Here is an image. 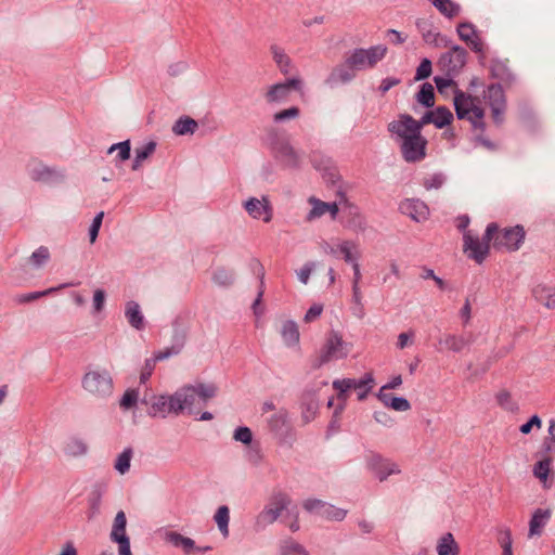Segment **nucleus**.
Returning <instances> with one entry per match:
<instances>
[{
  "instance_id": "f257e3e1",
  "label": "nucleus",
  "mask_w": 555,
  "mask_h": 555,
  "mask_svg": "<svg viewBox=\"0 0 555 555\" xmlns=\"http://www.w3.org/2000/svg\"><path fill=\"white\" fill-rule=\"evenodd\" d=\"M270 149L274 159L284 168L298 169L304 160V153L296 149L286 135L270 132Z\"/></svg>"
},
{
  "instance_id": "f03ea898",
  "label": "nucleus",
  "mask_w": 555,
  "mask_h": 555,
  "mask_svg": "<svg viewBox=\"0 0 555 555\" xmlns=\"http://www.w3.org/2000/svg\"><path fill=\"white\" fill-rule=\"evenodd\" d=\"M82 389L96 399L108 398L114 390V382L111 373L105 369H89L81 379Z\"/></svg>"
},
{
  "instance_id": "7ed1b4c3",
  "label": "nucleus",
  "mask_w": 555,
  "mask_h": 555,
  "mask_svg": "<svg viewBox=\"0 0 555 555\" xmlns=\"http://www.w3.org/2000/svg\"><path fill=\"white\" fill-rule=\"evenodd\" d=\"M26 176L30 181L48 186H55L66 179L65 170L44 164L38 158H30L25 165Z\"/></svg>"
},
{
  "instance_id": "20e7f679",
  "label": "nucleus",
  "mask_w": 555,
  "mask_h": 555,
  "mask_svg": "<svg viewBox=\"0 0 555 555\" xmlns=\"http://www.w3.org/2000/svg\"><path fill=\"white\" fill-rule=\"evenodd\" d=\"M351 350V344L344 340L341 334L332 331L327 334L326 339L318 356L312 361V367L319 369L323 364L346 358Z\"/></svg>"
},
{
  "instance_id": "39448f33",
  "label": "nucleus",
  "mask_w": 555,
  "mask_h": 555,
  "mask_svg": "<svg viewBox=\"0 0 555 555\" xmlns=\"http://www.w3.org/2000/svg\"><path fill=\"white\" fill-rule=\"evenodd\" d=\"M498 231V224L492 222L487 225L486 233L480 241L477 236L472 235L470 231L464 232L463 250L467 258L473 259L477 263H482L490 250V242L493 234Z\"/></svg>"
},
{
  "instance_id": "423d86ee",
  "label": "nucleus",
  "mask_w": 555,
  "mask_h": 555,
  "mask_svg": "<svg viewBox=\"0 0 555 555\" xmlns=\"http://www.w3.org/2000/svg\"><path fill=\"white\" fill-rule=\"evenodd\" d=\"M386 53L387 48L383 44H377L369 49H354L347 56V64L356 68V70L373 68L386 56Z\"/></svg>"
},
{
  "instance_id": "0eeeda50",
  "label": "nucleus",
  "mask_w": 555,
  "mask_h": 555,
  "mask_svg": "<svg viewBox=\"0 0 555 555\" xmlns=\"http://www.w3.org/2000/svg\"><path fill=\"white\" fill-rule=\"evenodd\" d=\"M454 98H453V106L455 108L456 115L460 119L467 118L474 128L482 129L483 124V108L474 104L472 99L463 100V93H457L453 89Z\"/></svg>"
},
{
  "instance_id": "6e6552de",
  "label": "nucleus",
  "mask_w": 555,
  "mask_h": 555,
  "mask_svg": "<svg viewBox=\"0 0 555 555\" xmlns=\"http://www.w3.org/2000/svg\"><path fill=\"white\" fill-rule=\"evenodd\" d=\"M291 504L289 498L284 493H278L273 495L270 502L258 514L256 518V525L258 528H264L268 525L273 524L283 511L288 508Z\"/></svg>"
},
{
  "instance_id": "1a4fd4ad",
  "label": "nucleus",
  "mask_w": 555,
  "mask_h": 555,
  "mask_svg": "<svg viewBox=\"0 0 555 555\" xmlns=\"http://www.w3.org/2000/svg\"><path fill=\"white\" fill-rule=\"evenodd\" d=\"M525 240V230L521 225L504 228L501 232L499 230L493 234V246L496 249H506L515 251L520 248Z\"/></svg>"
},
{
  "instance_id": "9d476101",
  "label": "nucleus",
  "mask_w": 555,
  "mask_h": 555,
  "mask_svg": "<svg viewBox=\"0 0 555 555\" xmlns=\"http://www.w3.org/2000/svg\"><path fill=\"white\" fill-rule=\"evenodd\" d=\"M485 99L491 109L493 122L496 126H501L504 122V115L506 111V98L501 85H490L485 92Z\"/></svg>"
},
{
  "instance_id": "9b49d317",
  "label": "nucleus",
  "mask_w": 555,
  "mask_h": 555,
  "mask_svg": "<svg viewBox=\"0 0 555 555\" xmlns=\"http://www.w3.org/2000/svg\"><path fill=\"white\" fill-rule=\"evenodd\" d=\"M374 385L372 373H366L360 380L352 378L336 379L333 382V388L338 392V399H346L348 391L354 388H365L359 391V400H363Z\"/></svg>"
},
{
  "instance_id": "f8f14e48",
  "label": "nucleus",
  "mask_w": 555,
  "mask_h": 555,
  "mask_svg": "<svg viewBox=\"0 0 555 555\" xmlns=\"http://www.w3.org/2000/svg\"><path fill=\"white\" fill-rule=\"evenodd\" d=\"M423 124L415 120L410 115H401L398 120H393L388 125V130L400 139V142L408 140L414 135L421 134Z\"/></svg>"
},
{
  "instance_id": "ddd939ff",
  "label": "nucleus",
  "mask_w": 555,
  "mask_h": 555,
  "mask_svg": "<svg viewBox=\"0 0 555 555\" xmlns=\"http://www.w3.org/2000/svg\"><path fill=\"white\" fill-rule=\"evenodd\" d=\"M199 402L195 386H184L173 393V403L178 414L184 410H188L189 413L196 412Z\"/></svg>"
},
{
  "instance_id": "4468645a",
  "label": "nucleus",
  "mask_w": 555,
  "mask_h": 555,
  "mask_svg": "<svg viewBox=\"0 0 555 555\" xmlns=\"http://www.w3.org/2000/svg\"><path fill=\"white\" fill-rule=\"evenodd\" d=\"M302 81L299 78H291L285 82L273 85L266 93L268 103H281L288 99L292 91H299Z\"/></svg>"
},
{
  "instance_id": "2eb2a0df",
  "label": "nucleus",
  "mask_w": 555,
  "mask_h": 555,
  "mask_svg": "<svg viewBox=\"0 0 555 555\" xmlns=\"http://www.w3.org/2000/svg\"><path fill=\"white\" fill-rule=\"evenodd\" d=\"M401 153L409 163L420 162L425 157L426 140L421 135H414L400 142Z\"/></svg>"
},
{
  "instance_id": "dca6fc26",
  "label": "nucleus",
  "mask_w": 555,
  "mask_h": 555,
  "mask_svg": "<svg viewBox=\"0 0 555 555\" xmlns=\"http://www.w3.org/2000/svg\"><path fill=\"white\" fill-rule=\"evenodd\" d=\"M164 540L166 543L172 545L173 547L180 548L185 555H190L195 552L204 553L210 550L209 546H196L193 539L184 537L177 531H166Z\"/></svg>"
},
{
  "instance_id": "f3484780",
  "label": "nucleus",
  "mask_w": 555,
  "mask_h": 555,
  "mask_svg": "<svg viewBox=\"0 0 555 555\" xmlns=\"http://www.w3.org/2000/svg\"><path fill=\"white\" fill-rule=\"evenodd\" d=\"M247 214L254 219H260L264 222H269L272 218V211L270 207V203L267 197H262L261 199L256 197H250L243 204Z\"/></svg>"
},
{
  "instance_id": "a211bd4d",
  "label": "nucleus",
  "mask_w": 555,
  "mask_h": 555,
  "mask_svg": "<svg viewBox=\"0 0 555 555\" xmlns=\"http://www.w3.org/2000/svg\"><path fill=\"white\" fill-rule=\"evenodd\" d=\"M308 203L311 205V209L306 217V220L309 222L321 218L325 214H330L334 219L338 212V206L336 203H325L315 197H310Z\"/></svg>"
},
{
  "instance_id": "6ab92c4d",
  "label": "nucleus",
  "mask_w": 555,
  "mask_h": 555,
  "mask_svg": "<svg viewBox=\"0 0 555 555\" xmlns=\"http://www.w3.org/2000/svg\"><path fill=\"white\" fill-rule=\"evenodd\" d=\"M399 209L417 222L426 220L428 216V207L420 199H405L401 202Z\"/></svg>"
},
{
  "instance_id": "aec40b11",
  "label": "nucleus",
  "mask_w": 555,
  "mask_h": 555,
  "mask_svg": "<svg viewBox=\"0 0 555 555\" xmlns=\"http://www.w3.org/2000/svg\"><path fill=\"white\" fill-rule=\"evenodd\" d=\"M456 33L460 39L463 40L467 44V47H469L473 51H482V43L473 24L462 23L457 25Z\"/></svg>"
},
{
  "instance_id": "412c9836",
  "label": "nucleus",
  "mask_w": 555,
  "mask_h": 555,
  "mask_svg": "<svg viewBox=\"0 0 555 555\" xmlns=\"http://www.w3.org/2000/svg\"><path fill=\"white\" fill-rule=\"evenodd\" d=\"M356 68L347 64V60L344 64L336 66L326 79V83L334 86L336 83H346L351 81L356 77Z\"/></svg>"
},
{
  "instance_id": "4be33fe9",
  "label": "nucleus",
  "mask_w": 555,
  "mask_h": 555,
  "mask_svg": "<svg viewBox=\"0 0 555 555\" xmlns=\"http://www.w3.org/2000/svg\"><path fill=\"white\" fill-rule=\"evenodd\" d=\"M451 122V113L446 106H439L435 111L427 112L422 117V124H434L437 128H443Z\"/></svg>"
},
{
  "instance_id": "5701e85b",
  "label": "nucleus",
  "mask_w": 555,
  "mask_h": 555,
  "mask_svg": "<svg viewBox=\"0 0 555 555\" xmlns=\"http://www.w3.org/2000/svg\"><path fill=\"white\" fill-rule=\"evenodd\" d=\"M173 395L171 396H157L152 399L151 413L153 415L165 416L168 413L178 414V410L175 408Z\"/></svg>"
},
{
  "instance_id": "b1692460",
  "label": "nucleus",
  "mask_w": 555,
  "mask_h": 555,
  "mask_svg": "<svg viewBox=\"0 0 555 555\" xmlns=\"http://www.w3.org/2000/svg\"><path fill=\"white\" fill-rule=\"evenodd\" d=\"M268 425L270 430L276 435H283L289 429L287 412L285 410H279L274 412L270 418H268Z\"/></svg>"
},
{
  "instance_id": "393cba45",
  "label": "nucleus",
  "mask_w": 555,
  "mask_h": 555,
  "mask_svg": "<svg viewBox=\"0 0 555 555\" xmlns=\"http://www.w3.org/2000/svg\"><path fill=\"white\" fill-rule=\"evenodd\" d=\"M532 295L537 301L548 309L555 308V287L546 285H537L532 289Z\"/></svg>"
},
{
  "instance_id": "a878e982",
  "label": "nucleus",
  "mask_w": 555,
  "mask_h": 555,
  "mask_svg": "<svg viewBox=\"0 0 555 555\" xmlns=\"http://www.w3.org/2000/svg\"><path fill=\"white\" fill-rule=\"evenodd\" d=\"M550 517L551 512L548 509L538 508L529 522V537L540 535Z\"/></svg>"
},
{
  "instance_id": "bb28decb",
  "label": "nucleus",
  "mask_w": 555,
  "mask_h": 555,
  "mask_svg": "<svg viewBox=\"0 0 555 555\" xmlns=\"http://www.w3.org/2000/svg\"><path fill=\"white\" fill-rule=\"evenodd\" d=\"M125 315L129 324L141 330L144 326V318L141 312L140 306L135 301H128L125 308Z\"/></svg>"
},
{
  "instance_id": "cd10ccee",
  "label": "nucleus",
  "mask_w": 555,
  "mask_h": 555,
  "mask_svg": "<svg viewBox=\"0 0 555 555\" xmlns=\"http://www.w3.org/2000/svg\"><path fill=\"white\" fill-rule=\"evenodd\" d=\"M378 399L386 405L395 411L404 412L408 411L411 405L410 402L404 398L395 397L393 395L386 392L384 389L379 390Z\"/></svg>"
},
{
  "instance_id": "c85d7f7f",
  "label": "nucleus",
  "mask_w": 555,
  "mask_h": 555,
  "mask_svg": "<svg viewBox=\"0 0 555 555\" xmlns=\"http://www.w3.org/2000/svg\"><path fill=\"white\" fill-rule=\"evenodd\" d=\"M337 248L339 249L338 254H341L344 260L350 264L358 262L360 258V253L358 250L357 244L353 241H341L337 243Z\"/></svg>"
},
{
  "instance_id": "c756f323",
  "label": "nucleus",
  "mask_w": 555,
  "mask_h": 555,
  "mask_svg": "<svg viewBox=\"0 0 555 555\" xmlns=\"http://www.w3.org/2000/svg\"><path fill=\"white\" fill-rule=\"evenodd\" d=\"M280 333L282 335V338L284 343L287 346H295L299 341V331L298 326L294 321H284Z\"/></svg>"
},
{
  "instance_id": "7c9ffc66",
  "label": "nucleus",
  "mask_w": 555,
  "mask_h": 555,
  "mask_svg": "<svg viewBox=\"0 0 555 555\" xmlns=\"http://www.w3.org/2000/svg\"><path fill=\"white\" fill-rule=\"evenodd\" d=\"M127 518L124 511H119L113 521L112 531L109 533L111 541L128 538L126 533Z\"/></svg>"
},
{
  "instance_id": "2f4dec72",
  "label": "nucleus",
  "mask_w": 555,
  "mask_h": 555,
  "mask_svg": "<svg viewBox=\"0 0 555 555\" xmlns=\"http://www.w3.org/2000/svg\"><path fill=\"white\" fill-rule=\"evenodd\" d=\"M50 250L46 246L37 248L27 259V266L33 269H41L50 260Z\"/></svg>"
},
{
  "instance_id": "473e14b6",
  "label": "nucleus",
  "mask_w": 555,
  "mask_h": 555,
  "mask_svg": "<svg viewBox=\"0 0 555 555\" xmlns=\"http://www.w3.org/2000/svg\"><path fill=\"white\" fill-rule=\"evenodd\" d=\"M197 121L191 117H181L172 126V131L177 135L193 134L197 129Z\"/></svg>"
},
{
  "instance_id": "72a5a7b5",
  "label": "nucleus",
  "mask_w": 555,
  "mask_h": 555,
  "mask_svg": "<svg viewBox=\"0 0 555 555\" xmlns=\"http://www.w3.org/2000/svg\"><path fill=\"white\" fill-rule=\"evenodd\" d=\"M490 72L492 77L504 82H511L514 79L507 64L500 60H493L491 62Z\"/></svg>"
},
{
  "instance_id": "f704fd0d",
  "label": "nucleus",
  "mask_w": 555,
  "mask_h": 555,
  "mask_svg": "<svg viewBox=\"0 0 555 555\" xmlns=\"http://www.w3.org/2000/svg\"><path fill=\"white\" fill-rule=\"evenodd\" d=\"M156 150V143L154 141L147 142L142 146L135 149V157L132 164V170H138L142 166V163L154 154Z\"/></svg>"
},
{
  "instance_id": "c9c22d12",
  "label": "nucleus",
  "mask_w": 555,
  "mask_h": 555,
  "mask_svg": "<svg viewBox=\"0 0 555 555\" xmlns=\"http://www.w3.org/2000/svg\"><path fill=\"white\" fill-rule=\"evenodd\" d=\"M280 555H309L306 548L293 539H284L280 542Z\"/></svg>"
},
{
  "instance_id": "e433bc0d",
  "label": "nucleus",
  "mask_w": 555,
  "mask_h": 555,
  "mask_svg": "<svg viewBox=\"0 0 555 555\" xmlns=\"http://www.w3.org/2000/svg\"><path fill=\"white\" fill-rule=\"evenodd\" d=\"M214 519L218 526V529L222 533L223 537L229 535V520H230V509L228 506L222 505L220 506L215 516Z\"/></svg>"
},
{
  "instance_id": "4c0bfd02",
  "label": "nucleus",
  "mask_w": 555,
  "mask_h": 555,
  "mask_svg": "<svg viewBox=\"0 0 555 555\" xmlns=\"http://www.w3.org/2000/svg\"><path fill=\"white\" fill-rule=\"evenodd\" d=\"M376 476L380 481L385 480L389 475L399 472L397 466L389 461H385L383 459H375L374 462Z\"/></svg>"
},
{
  "instance_id": "58836bf2",
  "label": "nucleus",
  "mask_w": 555,
  "mask_h": 555,
  "mask_svg": "<svg viewBox=\"0 0 555 555\" xmlns=\"http://www.w3.org/2000/svg\"><path fill=\"white\" fill-rule=\"evenodd\" d=\"M64 450L67 455L77 457L87 453L88 446L79 438H72L67 441Z\"/></svg>"
},
{
  "instance_id": "ea45409f",
  "label": "nucleus",
  "mask_w": 555,
  "mask_h": 555,
  "mask_svg": "<svg viewBox=\"0 0 555 555\" xmlns=\"http://www.w3.org/2000/svg\"><path fill=\"white\" fill-rule=\"evenodd\" d=\"M133 456V451L130 448L125 449L116 459L114 468L120 474L125 475L130 469V463Z\"/></svg>"
},
{
  "instance_id": "a19ab883",
  "label": "nucleus",
  "mask_w": 555,
  "mask_h": 555,
  "mask_svg": "<svg viewBox=\"0 0 555 555\" xmlns=\"http://www.w3.org/2000/svg\"><path fill=\"white\" fill-rule=\"evenodd\" d=\"M347 511L343 508L335 507L334 505H331L328 503H324L323 506H321V512L319 516L328 519V520H337L340 521L346 517Z\"/></svg>"
},
{
  "instance_id": "79ce46f5",
  "label": "nucleus",
  "mask_w": 555,
  "mask_h": 555,
  "mask_svg": "<svg viewBox=\"0 0 555 555\" xmlns=\"http://www.w3.org/2000/svg\"><path fill=\"white\" fill-rule=\"evenodd\" d=\"M417 101L425 105L426 107H431L435 103V93H434V87L425 82L421 87L420 92L417 93Z\"/></svg>"
},
{
  "instance_id": "37998d69",
  "label": "nucleus",
  "mask_w": 555,
  "mask_h": 555,
  "mask_svg": "<svg viewBox=\"0 0 555 555\" xmlns=\"http://www.w3.org/2000/svg\"><path fill=\"white\" fill-rule=\"evenodd\" d=\"M273 59L278 66L280 67L283 74L289 73L291 67V59L285 54V52L279 47L271 48Z\"/></svg>"
},
{
  "instance_id": "c03bdc74",
  "label": "nucleus",
  "mask_w": 555,
  "mask_h": 555,
  "mask_svg": "<svg viewBox=\"0 0 555 555\" xmlns=\"http://www.w3.org/2000/svg\"><path fill=\"white\" fill-rule=\"evenodd\" d=\"M418 27L423 34V38L427 43L440 46L443 39L440 37L439 33L434 31L429 25L425 22L420 23Z\"/></svg>"
},
{
  "instance_id": "a18cd8bd",
  "label": "nucleus",
  "mask_w": 555,
  "mask_h": 555,
  "mask_svg": "<svg viewBox=\"0 0 555 555\" xmlns=\"http://www.w3.org/2000/svg\"><path fill=\"white\" fill-rule=\"evenodd\" d=\"M552 457L544 456L541 461L534 464L533 475L540 480H546L551 469Z\"/></svg>"
},
{
  "instance_id": "49530a36",
  "label": "nucleus",
  "mask_w": 555,
  "mask_h": 555,
  "mask_svg": "<svg viewBox=\"0 0 555 555\" xmlns=\"http://www.w3.org/2000/svg\"><path fill=\"white\" fill-rule=\"evenodd\" d=\"M496 402L502 409L508 412H514L518 409L517 403L513 401L512 396L507 390H501L496 395Z\"/></svg>"
},
{
  "instance_id": "de8ad7c7",
  "label": "nucleus",
  "mask_w": 555,
  "mask_h": 555,
  "mask_svg": "<svg viewBox=\"0 0 555 555\" xmlns=\"http://www.w3.org/2000/svg\"><path fill=\"white\" fill-rule=\"evenodd\" d=\"M70 285L72 284H63V285H60L59 287H51V288L42 291V292H34V293L25 294V295L20 296L17 301L20 304H26V302L39 299V298H41L43 296H47V295H49V294H51V293H53V292H55L57 289L70 286Z\"/></svg>"
},
{
  "instance_id": "09e8293b",
  "label": "nucleus",
  "mask_w": 555,
  "mask_h": 555,
  "mask_svg": "<svg viewBox=\"0 0 555 555\" xmlns=\"http://www.w3.org/2000/svg\"><path fill=\"white\" fill-rule=\"evenodd\" d=\"M195 389L199 401L203 402L214 398L217 393V387L214 384H197Z\"/></svg>"
},
{
  "instance_id": "8fccbe9b",
  "label": "nucleus",
  "mask_w": 555,
  "mask_h": 555,
  "mask_svg": "<svg viewBox=\"0 0 555 555\" xmlns=\"http://www.w3.org/2000/svg\"><path fill=\"white\" fill-rule=\"evenodd\" d=\"M300 111L298 107L293 106L283 111H280L273 115V120L275 122H283L286 120L295 119L299 116Z\"/></svg>"
},
{
  "instance_id": "3c124183",
  "label": "nucleus",
  "mask_w": 555,
  "mask_h": 555,
  "mask_svg": "<svg viewBox=\"0 0 555 555\" xmlns=\"http://www.w3.org/2000/svg\"><path fill=\"white\" fill-rule=\"evenodd\" d=\"M130 142L124 141L116 144H113L108 150L107 153L112 154L115 151H118L117 157L120 160H126L130 157Z\"/></svg>"
},
{
  "instance_id": "603ef678",
  "label": "nucleus",
  "mask_w": 555,
  "mask_h": 555,
  "mask_svg": "<svg viewBox=\"0 0 555 555\" xmlns=\"http://www.w3.org/2000/svg\"><path fill=\"white\" fill-rule=\"evenodd\" d=\"M212 280L220 286H228L233 283V274L225 269H218L215 271Z\"/></svg>"
},
{
  "instance_id": "864d4df0",
  "label": "nucleus",
  "mask_w": 555,
  "mask_h": 555,
  "mask_svg": "<svg viewBox=\"0 0 555 555\" xmlns=\"http://www.w3.org/2000/svg\"><path fill=\"white\" fill-rule=\"evenodd\" d=\"M446 182V178L440 173H433L425 178L424 186L426 190H438Z\"/></svg>"
},
{
  "instance_id": "5fc2aeb1",
  "label": "nucleus",
  "mask_w": 555,
  "mask_h": 555,
  "mask_svg": "<svg viewBox=\"0 0 555 555\" xmlns=\"http://www.w3.org/2000/svg\"><path fill=\"white\" fill-rule=\"evenodd\" d=\"M138 398H139V393L137 390L134 389H128L121 400H120V408L124 409V410H128V409H131L138 401Z\"/></svg>"
},
{
  "instance_id": "6e6d98bb",
  "label": "nucleus",
  "mask_w": 555,
  "mask_h": 555,
  "mask_svg": "<svg viewBox=\"0 0 555 555\" xmlns=\"http://www.w3.org/2000/svg\"><path fill=\"white\" fill-rule=\"evenodd\" d=\"M467 52L465 49L453 46V73L456 68H462L466 63Z\"/></svg>"
},
{
  "instance_id": "4d7b16f0",
  "label": "nucleus",
  "mask_w": 555,
  "mask_h": 555,
  "mask_svg": "<svg viewBox=\"0 0 555 555\" xmlns=\"http://www.w3.org/2000/svg\"><path fill=\"white\" fill-rule=\"evenodd\" d=\"M338 242H339L338 240H332V241L323 240V241L319 242V247L324 254L333 256V257H337L338 253H339V249L337 248Z\"/></svg>"
},
{
  "instance_id": "13d9d810",
  "label": "nucleus",
  "mask_w": 555,
  "mask_h": 555,
  "mask_svg": "<svg viewBox=\"0 0 555 555\" xmlns=\"http://www.w3.org/2000/svg\"><path fill=\"white\" fill-rule=\"evenodd\" d=\"M431 74V62L428 59H424L416 69L415 80H423Z\"/></svg>"
},
{
  "instance_id": "bf43d9fd",
  "label": "nucleus",
  "mask_w": 555,
  "mask_h": 555,
  "mask_svg": "<svg viewBox=\"0 0 555 555\" xmlns=\"http://www.w3.org/2000/svg\"><path fill=\"white\" fill-rule=\"evenodd\" d=\"M352 301L354 305L359 306L358 319H363L365 315V311L362 304V294L360 286L352 285Z\"/></svg>"
},
{
  "instance_id": "052dcab7",
  "label": "nucleus",
  "mask_w": 555,
  "mask_h": 555,
  "mask_svg": "<svg viewBox=\"0 0 555 555\" xmlns=\"http://www.w3.org/2000/svg\"><path fill=\"white\" fill-rule=\"evenodd\" d=\"M234 439L245 444H249L253 439L251 430L248 427H238L234 433Z\"/></svg>"
},
{
  "instance_id": "680f3d73",
  "label": "nucleus",
  "mask_w": 555,
  "mask_h": 555,
  "mask_svg": "<svg viewBox=\"0 0 555 555\" xmlns=\"http://www.w3.org/2000/svg\"><path fill=\"white\" fill-rule=\"evenodd\" d=\"M437 552L439 555H450L451 554V532L446 533L439 544L437 545Z\"/></svg>"
},
{
  "instance_id": "e2e57ef3",
  "label": "nucleus",
  "mask_w": 555,
  "mask_h": 555,
  "mask_svg": "<svg viewBox=\"0 0 555 555\" xmlns=\"http://www.w3.org/2000/svg\"><path fill=\"white\" fill-rule=\"evenodd\" d=\"M322 311H323V306L322 305L313 304L309 308V310L306 312L304 321L306 323H311V322L315 321L321 315Z\"/></svg>"
},
{
  "instance_id": "0e129e2a",
  "label": "nucleus",
  "mask_w": 555,
  "mask_h": 555,
  "mask_svg": "<svg viewBox=\"0 0 555 555\" xmlns=\"http://www.w3.org/2000/svg\"><path fill=\"white\" fill-rule=\"evenodd\" d=\"M156 362L153 359H146L144 366L142 367L141 374H140V380L141 383H145L151 375L153 374V371L155 369Z\"/></svg>"
},
{
  "instance_id": "69168bd1",
  "label": "nucleus",
  "mask_w": 555,
  "mask_h": 555,
  "mask_svg": "<svg viewBox=\"0 0 555 555\" xmlns=\"http://www.w3.org/2000/svg\"><path fill=\"white\" fill-rule=\"evenodd\" d=\"M325 502L317 499H308L304 502V508L308 512L314 513L317 515L321 512V506L324 505Z\"/></svg>"
},
{
  "instance_id": "338daca9",
  "label": "nucleus",
  "mask_w": 555,
  "mask_h": 555,
  "mask_svg": "<svg viewBox=\"0 0 555 555\" xmlns=\"http://www.w3.org/2000/svg\"><path fill=\"white\" fill-rule=\"evenodd\" d=\"M313 270V263L308 262L304 264L300 270L297 271V276L302 284H308L310 274Z\"/></svg>"
},
{
  "instance_id": "774afa93",
  "label": "nucleus",
  "mask_w": 555,
  "mask_h": 555,
  "mask_svg": "<svg viewBox=\"0 0 555 555\" xmlns=\"http://www.w3.org/2000/svg\"><path fill=\"white\" fill-rule=\"evenodd\" d=\"M113 542L118 544V555H132L130 550V539L128 538H121L114 540Z\"/></svg>"
}]
</instances>
